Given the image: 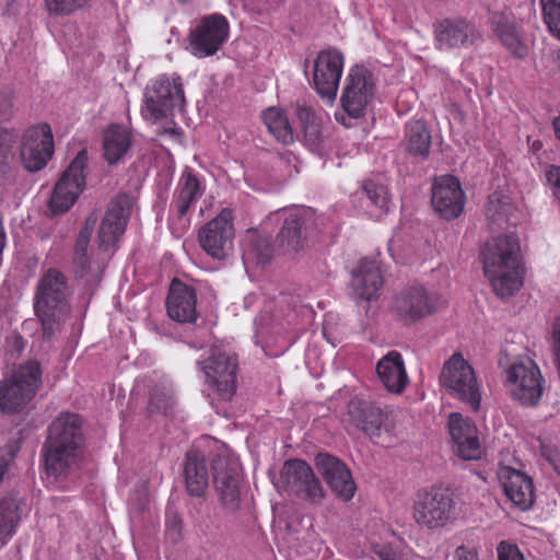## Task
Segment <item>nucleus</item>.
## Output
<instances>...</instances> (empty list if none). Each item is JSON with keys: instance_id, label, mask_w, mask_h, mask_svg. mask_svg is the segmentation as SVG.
<instances>
[{"instance_id": "f257e3e1", "label": "nucleus", "mask_w": 560, "mask_h": 560, "mask_svg": "<svg viewBox=\"0 0 560 560\" xmlns=\"http://www.w3.org/2000/svg\"><path fill=\"white\" fill-rule=\"evenodd\" d=\"M520 253V242L514 234L493 237L485 245L483 272L499 296H511L523 285Z\"/></svg>"}, {"instance_id": "f03ea898", "label": "nucleus", "mask_w": 560, "mask_h": 560, "mask_svg": "<svg viewBox=\"0 0 560 560\" xmlns=\"http://www.w3.org/2000/svg\"><path fill=\"white\" fill-rule=\"evenodd\" d=\"M82 444L81 422L77 415L60 413L49 425L45 443L47 475L58 479L77 465Z\"/></svg>"}, {"instance_id": "7ed1b4c3", "label": "nucleus", "mask_w": 560, "mask_h": 560, "mask_svg": "<svg viewBox=\"0 0 560 560\" xmlns=\"http://www.w3.org/2000/svg\"><path fill=\"white\" fill-rule=\"evenodd\" d=\"M69 290L66 277L56 269L43 275L37 285L35 314L40 320L43 336L50 339L59 331L69 315Z\"/></svg>"}, {"instance_id": "20e7f679", "label": "nucleus", "mask_w": 560, "mask_h": 560, "mask_svg": "<svg viewBox=\"0 0 560 560\" xmlns=\"http://www.w3.org/2000/svg\"><path fill=\"white\" fill-rule=\"evenodd\" d=\"M416 524L427 530H439L453 524L458 515L454 494L444 487L418 491L411 506Z\"/></svg>"}, {"instance_id": "39448f33", "label": "nucleus", "mask_w": 560, "mask_h": 560, "mask_svg": "<svg viewBox=\"0 0 560 560\" xmlns=\"http://www.w3.org/2000/svg\"><path fill=\"white\" fill-rule=\"evenodd\" d=\"M185 103L180 77L162 74L151 80L145 86L141 105L144 120L155 124L180 109Z\"/></svg>"}, {"instance_id": "423d86ee", "label": "nucleus", "mask_w": 560, "mask_h": 560, "mask_svg": "<svg viewBox=\"0 0 560 560\" xmlns=\"http://www.w3.org/2000/svg\"><path fill=\"white\" fill-rule=\"evenodd\" d=\"M42 383V370L37 361L19 365L0 385V407L8 413L22 411L35 397Z\"/></svg>"}, {"instance_id": "0eeeda50", "label": "nucleus", "mask_w": 560, "mask_h": 560, "mask_svg": "<svg viewBox=\"0 0 560 560\" xmlns=\"http://www.w3.org/2000/svg\"><path fill=\"white\" fill-rule=\"evenodd\" d=\"M504 385L509 395L523 406H535L545 390V380L538 365L530 359L514 361L505 370Z\"/></svg>"}, {"instance_id": "6e6552de", "label": "nucleus", "mask_w": 560, "mask_h": 560, "mask_svg": "<svg viewBox=\"0 0 560 560\" xmlns=\"http://www.w3.org/2000/svg\"><path fill=\"white\" fill-rule=\"evenodd\" d=\"M441 384L451 394L477 411L480 408L481 392L475 371L460 353H454L443 365Z\"/></svg>"}, {"instance_id": "1a4fd4ad", "label": "nucleus", "mask_w": 560, "mask_h": 560, "mask_svg": "<svg viewBox=\"0 0 560 560\" xmlns=\"http://www.w3.org/2000/svg\"><path fill=\"white\" fill-rule=\"evenodd\" d=\"M230 24L220 13H212L199 20L189 34V50L197 58L214 55L228 40Z\"/></svg>"}, {"instance_id": "9d476101", "label": "nucleus", "mask_w": 560, "mask_h": 560, "mask_svg": "<svg viewBox=\"0 0 560 560\" xmlns=\"http://www.w3.org/2000/svg\"><path fill=\"white\" fill-rule=\"evenodd\" d=\"M375 95V83L370 71L362 66L350 68L341 94V106L352 118L364 115Z\"/></svg>"}, {"instance_id": "9b49d317", "label": "nucleus", "mask_w": 560, "mask_h": 560, "mask_svg": "<svg viewBox=\"0 0 560 560\" xmlns=\"http://www.w3.org/2000/svg\"><path fill=\"white\" fill-rule=\"evenodd\" d=\"M88 160V151L81 150L56 184L49 201V208L54 213L69 210L83 191L85 187L84 171Z\"/></svg>"}, {"instance_id": "f8f14e48", "label": "nucleus", "mask_w": 560, "mask_h": 560, "mask_svg": "<svg viewBox=\"0 0 560 560\" xmlns=\"http://www.w3.org/2000/svg\"><path fill=\"white\" fill-rule=\"evenodd\" d=\"M343 66V55L335 48L319 51L314 60L313 86L330 105L337 97Z\"/></svg>"}, {"instance_id": "ddd939ff", "label": "nucleus", "mask_w": 560, "mask_h": 560, "mask_svg": "<svg viewBox=\"0 0 560 560\" xmlns=\"http://www.w3.org/2000/svg\"><path fill=\"white\" fill-rule=\"evenodd\" d=\"M215 491L222 504L235 511L240 503L241 464L228 451H223L212 460Z\"/></svg>"}, {"instance_id": "4468645a", "label": "nucleus", "mask_w": 560, "mask_h": 560, "mask_svg": "<svg viewBox=\"0 0 560 560\" xmlns=\"http://www.w3.org/2000/svg\"><path fill=\"white\" fill-rule=\"evenodd\" d=\"M201 370L206 382L222 400H230L236 389V368L234 358L219 350H213L210 357L201 361Z\"/></svg>"}, {"instance_id": "2eb2a0df", "label": "nucleus", "mask_w": 560, "mask_h": 560, "mask_svg": "<svg viewBox=\"0 0 560 560\" xmlns=\"http://www.w3.org/2000/svg\"><path fill=\"white\" fill-rule=\"evenodd\" d=\"M201 248L214 259H225L233 250L234 228L231 212L222 210L199 231Z\"/></svg>"}, {"instance_id": "dca6fc26", "label": "nucleus", "mask_w": 560, "mask_h": 560, "mask_svg": "<svg viewBox=\"0 0 560 560\" xmlns=\"http://www.w3.org/2000/svg\"><path fill=\"white\" fill-rule=\"evenodd\" d=\"M54 152L51 129L47 124L27 128L22 137L21 161L30 172L42 170Z\"/></svg>"}, {"instance_id": "f3484780", "label": "nucleus", "mask_w": 560, "mask_h": 560, "mask_svg": "<svg viewBox=\"0 0 560 560\" xmlns=\"http://www.w3.org/2000/svg\"><path fill=\"white\" fill-rule=\"evenodd\" d=\"M131 207L132 199L126 194L118 195L109 203L98 231L102 248L108 249L116 245L125 232Z\"/></svg>"}, {"instance_id": "a211bd4d", "label": "nucleus", "mask_w": 560, "mask_h": 560, "mask_svg": "<svg viewBox=\"0 0 560 560\" xmlns=\"http://www.w3.org/2000/svg\"><path fill=\"white\" fill-rule=\"evenodd\" d=\"M432 206L446 220L459 217L465 206L459 180L452 175L438 177L432 187Z\"/></svg>"}, {"instance_id": "6ab92c4d", "label": "nucleus", "mask_w": 560, "mask_h": 560, "mask_svg": "<svg viewBox=\"0 0 560 560\" xmlns=\"http://www.w3.org/2000/svg\"><path fill=\"white\" fill-rule=\"evenodd\" d=\"M448 431L454 452L464 460H477L482 456V446L476 425L460 413L450 415Z\"/></svg>"}, {"instance_id": "aec40b11", "label": "nucleus", "mask_w": 560, "mask_h": 560, "mask_svg": "<svg viewBox=\"0 0 560 560\" xmlns=\"http://www.w3.org/2000/svg\"><path fill=\"white\" fill-rule=\"evenodd\" d=\"M281 479L290 490L305 495L311 501L324 498L319 479L304 460L291 459L285 462L281 470Z\"/></svg>"}, {"instance_id": "412c9836", "label": "nucleus", "mask_w": 560, "mask_h": 560, "mask_svg": "<svg viewBox=\"0 0 560 560\" xmlns=\"http://www.w3.org/2000/svg\"><path fill=\"white\" fill-rule=\"evenodd\" d=\"M439 305V296L421 285L404 290L395 301L397 313L408 322H416L432 314Z\"/></svg>"}, {"instance_id": "4be33fe9", "label": "nucleus", "mask_w": 560, "mask_h": 560, "mask_svg": "<svg viewBox=\"0 0 560 560\" xmlns=\"http://www.w3.org/2000/svg\"><path fill=\"white\" fill-rule=\"evenodd\" d=\"M311 213L305 208H293L284 212L283 225L277 236L278 246L284 254H296L306 244V226Z\"/></svg>"}, {"instance_id": "5701e85b", "label": "nucleus", "mask_w": 560, "mask_h": 560, "mask_svg": "<svg viewBox=\"0 0 560 560\" xmlns=\"http://www.w3.org/2000/svg\"><path fill=\"white\" fill-rule=\"evenodd\" d=\"M383 287L381 267L376 260L362 259L352 271L350 294L357 301H372L376 299Z\"/></svg>"}, {"instance_id": "b1692460", "label": "nucleus", "mask_w": 560, "mask_h": 560, "mask_svg": "<svg viewBox=\"0 0 560 560\" xmlns=\"http://www.w3.org/2000/svg\"><path fill=\"white\" fill-rule=\"evenodd\" d=\"M315 460L330 489L345 501L350 500L354 495L355 485L348 467L329 454H318Z\"/></svg>"}, {"instance_id": "393cba45", "label": "nucleus", "mask_w": 560, "mask_h": 560, "mask_svg": "<svg viewBox=\"0 0 560 560\" xmlns=\"http://www.w3.org/2000/svg\"><path fill=\"white\" fill-rule=\"evenodd\" d=\"M498 478L506 498L518 509L526 511L534 502L532 478L510 466H500Z\"/></svg>"}, {"instance_id": "a878e982", "label": "nucleus", "mask_w": 560, "mask_h": 560, "mask_svg": "<svg viewBox=\"0 0 560 560\" xmlns=\"http://www.w3.org/2000/svg\"><path fill=\"white\" fill-rule=\"evenodd\" d=\"M479 37L476 27L462 19L443 20L435 27V38L442 49L469 47Z\"/></svg>"}, {"instance_id": "bb28decb", "label": "nucleus", "mask_w": 560, "mask_h": 560, "mask_svg": "<svg viewBox=\"0 0 560 560\" xmlns=\"http://www.w3.org/2000/svg\"><path fill=\"white\" fill-rule=\"evenodd\" d=\"M377 380L392 394H401L409 384L405 361L398 351H389L376 364Z\"/></svg>"}, {"instance_id": "cd10ccee", "label": "nucleus", "mask_w": 560, "mask_h": 560, "mask_svg": "<svg viewBox=\"0 0 560 560\" xmlns=\"http://www.w3.org/2000/svg\"><path fill=\"white\" fill-rule=\"evenodd\" d=\"M195 290L178 280H173L166 302L168 316L179 323L195 322L197 318Z\"/></svg>"}, {"instance_id": "c85d7f7f", "label": "nucleus", "mask_w": 560, "mask_h": 560, "mask_svg": "<svg viewBox=\"0 0 560 560\" xmlns=\"http://www.w3.org/2000/svg\"><path fill=\"white\" fill-rule=\"evenodd\" d=\"M348 415L354 425L370 436H378L387 421L383 409L371 401L352 400Z\"/></svg>"}, {"instance_id": "c756f323", "label": "nucleus", "mask_w": 560, "mask_h": 560, "mask_svg": "<svg viewBox=\"0 0 560 560\" xmlns=\"http://www.w3.org/2000/svg\"><path fill=\"white\" fill-rule=\"evenodd\" d=\"M24 501L16 492L0 499V542L7 544L16 533L24 515Z\"/></svg>"}, {"instance_id": "7c9ffc66", "label": "nucleus", "mask_w": 560, "mask_h": 560, "mask_svg": "<svg viewBox=\"0 0 560 560\" xmlns=\"http://www.w3.org/2000/svg\"><path fill=\"white\" fill-rule=\"evenodd\" d=\"M96 215L91 213L84 222L83 228L78 236L74 256H73V268L74 272L79 278H84L90 273H96L100 270V266L92 261L88 256V246L92 236L94 226L96 224Z\"/></svg>"}, {"instance_id": "2f4dec72", "label": "nucleus", "mask_w": 560, "mask_h": 560, "mask_svg": "<svg viewBox=\"0 0 560 560\" xmlns=\"http://www.w3.org/2000/svg\"><path fill=\"white\" fill-rule=\"evenodd\" d=\"M131 145V133L121 125H110L103 133L104 159L109 165L121 162Z\"/></svg>"}, {"instance_id": "473e14b6", "label": "nucleus", "mask_w": 560, "mask_h": 560, "mask_svg": "<svg viewBox=\"0 0 560 560\" xmlns=\"http://www.w3.org/2000/svg\"><path fill=\"white\" fill-rule=\"evenodd\" d=\"M184 475L189 494L202 497L209 485V474L205 456L201 453L198 451L187 453Z\"/></svg>"}, {"instance_id": "72a5a7b5", "label": "nucleus", "mask_w": 560, "mask_h": 560, "mask_svg": "<svg viewBox=\"0 0 560 560\" xmlns=\"http://www.w3.org/2000/svg\"><path fill=\"white\" fill-rule=\"evenodd\" d=\"M203 186L197 176L190 171L185 170L178 180L173 207L179 217H185L189 209L197 202L203 194Z\"/></svg>"}, {"instance_id": "f704fd0d", "label": "nucleus", "mask_w": 560, "mask_h": 560, "mask_svg": "<svg viewBox=\"0 0 560 560\" xmlns=\"http://www.w3.org/2000/svg\"><path fill=\"white\" fill-rule=\"evenodd\" d=\"M373 526L377 530H371L368 539L372 552L380 560H412V555L409 550H398L386 542L394 535L388 526L383 523H375Z\"/></svg>"}, {"instance_id": "c9c22d12", "label": "nucleus", "mask_w": 560, "mask_h": 560, "mask_svg": "<svg viewBox=\"0 0 560 560\" xmlns=\"http://www.w3.org/2000/svg\"><path fill=\"white\" fill-rule=\"evenodd\" d=\"M491 24L502 44L517 57L526 54V47L521 43L514 22L503 13H493Z\"/></svg>"}, {"instance_id": "e433bc0d", "label": "nucleus", "mask_w": 560, "mask_h": 560, "mask_svg": "<svg viewBox=\"0 0 560 560\" xmlns=\"http://www.w3.org/2000/svg\"><path fill=\"white\" fill-rule=\"evenodd\" d=\"M491 24L502 44L517 57L526 54V47L521 43L514 22L503 13H493Z\"/></svg>"}, {"instance_id": "4c0bfd02", "label": "nucleus", "mask_w": 560, "mask_h": 560, "mask_svg": "<svg viewBox=\"0 0 560 560\" xmlns=\"http://www.w3.org/2000/svg\"><path fill=\"white\" fill-rule=\"evenodd\" d=\"M262 120L269 132L283 144L293 142L294 135L287 115L277 107H270L262 113Z\"/></svg>"}, {"instance_id": "58836bf2", "label": "nucleus", "mask_w": 560, "mask_h": 560, "mask_svg": "<svg viewBox=\"0 0 560 560\" xmlns=\"http://www.w3.org/2000/svg\"><path fill=\"white\" fill-rule=\"evenodd\" d=\"M431 147V133L421 120L407 125V149L415 155L427 158Z\"/></svg>"}, {"instance_id": "ea45409f", "label": "nucleus", "mask_w": 560, "mask_h": 560, "mask_svg": "<svg viewBox=\"0 0 560 560\" xmlns=\"http://www.w3.org/2000/svg\"><path fill=\"white\" fill-rule=\"evenodd\" d=\"M16 139L18 136L13 130H0V185H4L11 177L10 165Z\"/></svg>"}, {"instance_id": "a19ab883", "label": "nucleus", "mask_w": 560, "mask_h": 560, "mask_svg": "<svg viewBox=\"0 0 560 560\" xmlns=\"http://www.w3.org/2000/svg\"><path fill=\"white\" fill-rule=\"evenodd\" d=\"M272 257L269 241L261 236L254 237L243 252V261L246 268L249 265H265Z\"/></svg>"}, {"instance_id": "79ce46f5", "label": "nucleus", "mask_w": 560, "mask_h": 560, "mask_svg": "<svg viewBox=\"0 0 560 560\" xmlns=\"http://www.w3.org/2000/svg\"><path fill=\"white\" fill-rule=\"evenodd\" d=\"M299 118L304 125V142L312 150L316 151L323 142L322 129L313 112L307 107L299 109Z\"/></svg>"}, {"instance_id": "37998d69", "label": "nucleus", "mask_w": 560, "mask_h": 560, "mask_svg": "<svg viewBox=\"0 0 560 560\" xmlns=\"http://www.w3.org/2000/svg\"><path fill=\"white\" fill-rule=\"evenodd\" d=\"M540 5L549 33L560 40V0H540Z\"/></svg>"}, {"instance_id": "c03bdc74", "label": "nucleus", "mask_w": 560, "mask_h": 560, "mask_svg": "<svg viewBox=\"0 0 560 560\" xmlns=\"http://www.w3.org/2000/svg\"><path fill=\"white\" fill-rule=\"evenodd\" d=\"M511 211L512 201L508 195L501 191H494L489 196L487 214L492 221L497 222L506 218Z\"/></svg>"}, {"instance_id": "a18cd8bd", "label": "nucleus", "mask_w": 560, "mask_h": 560, "mask_svg": "<svg viewBox=\"0 0 560 560\" xmlns=\"http://www.w3.org/2000/svg\"><path fill=\"white\" fill-rule=\"evenodd\" d=\"M371 202L382 211H388L390 205L389 194L384 185L377 184L373 180H366L363 186Z\"/></svg>"}, {"instance_id": "49530a36", "label": "nucleus", "mask_w": 560, "mask_h": 560, "mask_svg": "<svg viewBox=\"0 0 560 560\" xmlns=\"http://www.w3.org/2000/svg\"><path fill=\"white\" fill-rule=\"evenodd\" d=\"M89 0H45L46 8L51 14H70L83 8Z\"/></svg>"}, {"instance_id": "de8ad7c7", "label": "nucleus", "mask_w": 560, "mask_h": 560, "mask_svg": "<svg viewBox=\"0 0 560 560\" xmlns=\"http://www.w3.org/2000/svg\"><path fill=\"white\" fill-rule=\"evenodd\" d=\"M499 560H525L517 546L501 541L498 546Z\"/></svg>"}, {"instance_id": "09e8293b", "label": "nucleus", "mask_w": 560, "mask_h": 560, "mask_svg": "<svg viewBox=\"0 0 560 560\" xmlns=\"http://www.w3.org/2000/svg\"><path fill=\"white\" fill-rule=\"evenodd\" d=\"M182 533V520L177 514L167 516L166 520V534L173 540L176 541L180 538Z\"/></svg>"}, {"instance_id": "8fccbe9b", "label": "nucleus", "mask_w": 560, "mask_h": 560, "mask_svg": "<svg viewBox=\"0 0 560 560\" xmlns=\"http://www.w3.org/2000/svg\"><path fill=\"white\" fill-rule=\"evenodd\" d=\"M173 405V396L170 394H154L151 398V408L166 412Z\"/></svg>"}, {"instance_id": "3c124183", "label": "nucleus", "mask_w": 560, "mask_h": 560, "mask_svg": "<svg viewBox=\"0 0 560 560\" xmlns=\"http://www.w3.org/2000/svg\"><path fill=\"white\" fill-rule=\"evenodd\" d=\"M14 458V452L10 448L0 450V480L9 471Z\"/></svg>"}, {"instance_id": "603ef678", "label": "nucleus", "mask_w": 560, "mask_h": 560, "mask_svg": "<svg viewBox=\"0 0 560 560\" xmlns=\"http://www.w3.org/2000/svg\"><path fill=\"white\" fill-rule=\"evenodd\" d=\"M546 176L549 184L553 186L555 195L560 201V166H549Z\"/></svg>"}, {"instance_id": "864d4df0", "label": "nucleus", "mask_w": 560, "mask_h": 560, "mask_svg": "<svg viewBox=\"0 0 560 560\" xmlns=\"http://www.w3.org/2000/svg\"><path fill=\"white\" fill-rule=\"evenodd\" d=\"M552 350L560 370V317L555 320L552 326Z\"/></svg>"}, {"instance_id": "5fc2aeb1", "label": "nucleus", "mask_w": 560, "mask_h": 560, "mask_svg": "<svg viewBox=\"0 0 560 560\" xmlns=\"http://www.w3.org/2000/svg\"><path fill=\"white\" fill-rule=\"evenodd\" d=\"M13 112L12 101L8 95L0 97V120H7Z\"/></svg>"}, {"instance_id": "6e6d98bb", "label": "nucleus", "mask_w": 560, "mask_h": 560, "mask_svg": "<svg viewBox=\"0 0 560 560\" xmlns=\"http://www.w3.org/2000/svg\"><path fill=\"white\" fill-rule=\"evenodd\" d=\"M541 455L551 464H556L558 451L552 444L540 442Z\"/></svg>"}, {"instance_id": "4d7b16f0", "label": "nucleus", "mask_w": 560, "mask_h": 560, "mask_svg": "<svg viewBox=\"0 0 560 560\" xmlns=\"http://www.w3.org/2000/svg\"><path fill=\"white\" fill-rule=\"evenodd\" d=\"M454 560H478L477 552L465 546H459L454 553Z\"/></svg>"}, {"instance_id": "13d9d810", "label": "nucleus", "mask_w": 560, "mask_h": 560, "mask_svg": "<svg viewBox=\"0 0 560 560\" xmlns=\"http://www.w3.org/2000/svg\"><path fill=\"white\" fill-rule=\"evenodd\" d=\"M388 252L393 259L397 262H404V260L395 253V241L392 240L388 243Z\"/></svg>"}, {"instance_id": "bf43d9fd", "label": "nucleus", "mask_w": 560, "mask_h": 560, "mask_svg": "<svg viewBox=\"0 0 560 560\" xmlns=\"http://www.w3.org/2000/svg\"><path fill=\"white\" fill-rule=\"evenodd\" d=\"M5 241H7L5 232H4V228H3V224H2V220L0 219V253L4 248Z\"/></svg>"}, {"instance_id": "052dcab7", "label": "nucleus", "mask_w": 560, "mask_h": 560, "mask_svg": "<svg viewBox=\"0 0 560 560\" xmlns=\"http://www.w3.org/2000/svg\"><path fill=\"white\" fill-rule=\"evenodd\" d=\"M528 143L533 152H537L542 148V143L539 140L532 141L530 138H528Z\"/></svg>"}, {"instance_id": "680f3d73", "label": "nucleus", "mask_w": 560, "mask_h": 560, "mask_svg": "<svg viewBox=\"0 0 560 560\" xmlns=\"http://www.w3.org/2000/svg\"><path fill=\"white\" fill-rule=\"evenodd\" d=\"M552 127H553L556 137L560 140V116L553 119Z\"/></svg>"}, {"instance_id": "e2e57ef3", "label": "nucleus", "mask_w": 560, "mask_h": 560, "mask_svg": "<svg viewBox=\"0 0 560 560\" xmlns=\"http://www.w3.org/2000/svg\"><path fill=\"white\" fill-rule=\"evenodd\" d=\"M164 132L165 133H170L172 136H176L177 135V132L174 129H164Z\"/></svg>"}, {"instance_id": "0e129e2a", "label": "nucleus", "mask_w": 560, "mask_h": 560, "mask_svg": "<svg viewBox=\"0 0 560 560\" xmlns=\"http://www.w3.org/2000/svg\"><path fill=\"white\" fill-rule=\"evenodd\" d=\"M557 60H558V66H559V69H560V52L558 54Z\"/></svg>"}]
</instances>
